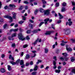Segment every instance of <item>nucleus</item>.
Wrapping results in <instances>:
<instances>
[{"label": "nucleus", "mask_w": 75, "mask_h": 75, "mask_svg": "<svg viewBox=\"0 0 75 75\" xmlns=\"http://www.w3.org/2000/svg\"><path fill=\"white\" fill-rule=\"evenodd\" d=\"M63 31L64 33V34L66 35L69 34L70 33V29L69 28L64 29L63 30Z\"/></svg>", "instance_id": "obj_1"}, {"label": "nucleus", "mask_w": 75, "mask_h": 75, "mask_svg": "<svg viewBox=\"0 0 75 75\" xmlns=\"http://www.w3.org/2000/svg\"><path fill=\"white\" fill-rule=\"evenodd\" d=\"M18 38L20 40L22 41H24L25 40V38H24V37L23 36L22 33H20L18 34Z\"/></svg>", "instance_id": "obj_2"}, {"label": "nucleus", "mask_w": 75, "mask_h": 75, "mask_svg": "<svg viewBox=\"0 0 75 75\" xmlns=\"http://www.w3.org/2000/svg\"><path fill=\"white\" fill-rule=\"evenodd\" d=\"M4 17L6 18H8V19L10 20L11 21H9L10 23H11V22L13 21V18L11 17L10 16L8 15L5 16H4Z\"/></svg>", "instance_id": "obj_3"}, {"label": "nucleus", "mask_w": 75, "mask_h": 75, "mask_svg": "<svg viewBox=\"0 0 75 75\" xmlns=\"http://www.w3.org/2000/svg\"><path fill=\"white\" fill-rule=\"evenodd\" d=\"M60 59H61V60H62V61H63V62H64L65 61H67L68 60L69 58L68 57H64V58L62 57H61L59 58Z\"/></svg>", "instance_id": "obj_4"}, {"label": "nucleus", "mask_w": 75, "mask_h": 75, "mask_svg": "<svg viewBox=\"0 0 75 75\" xmlns=\"http://www.w3.org/2000/svg\"><path fill=\"white\" fill-rule=\"evenodd\" d=\"M20 64L21 65H22L21 66V67L23 68H24L25 66V65L24 64V61L23 60H21L20 62Z\"/></svg>", "instance_id": "obj_5"}, {"label": "nucleus", "mask_w": 75, "mask_h": 75, "mask_svg": "<svg viewBox=\"0 0 75 75\" xmlns=\"http://www.w3.org/2000/svg\"><path fill=\"white\" fill-rule=\"evenodd\" d=\"M45 15L46 16H48L50 15V10H47L45 11L44 12Z\"/></svg>", "instance_id": "obj_6"}, {"label": "nucleus", "mask_w": 75, "mask_h": 75, "mask_svg": "<svg viewBox=\"0 0 75 75\" xmlns=\"http://www.w3.org/2000/svg\"><path fill=\"white\" fill-rule=\"evenodd\" d=\"M49 20H50V19L49 18H46L44 20V21L45 22V24L46 25V24H47V23H48V21H49Z\"/></svg>", "instance_id": "obj_7"}, {"label": "nucleus", "mask_w": 75, "mask_h": 75, "mask_svg": "<svg viewBox=\"0 0 75 75\" xmlns=\"http://www.w3.org/2000/svg\"><path fill=\"white\" fill-rule=\"evenodd\" d=\"M54 33V31H48L46 33H45V35H50V34H51V33Z\"/></svg>", "instance_id": "obj_8"}, {"label": "nucleus", "mask_w": 75, "mask_h": 75, "mask_svg": "<svg viewBox=\"0 0 75 75\" xmlns=\"http://www.w3.org/2000/svg\"><path fill=\"white\" fill-rule=\"evenodd\" d=\"M38 67V66L37 65H35L34 69H33V71H37Z\"/></svg>", "instance_id": "obj_9"}, {"label": "nucleus", "mask_w": 75, "mask_h": 75, "mask_svg": "<svg viewBox=\"0 0 75 75\" xmlns=\"http://www.w3.org/2000/svg\"><path fill=\"white\" fill-rule=\"evenodd\" d=\"M58 14L59 16V19L60 20L62 19V18L64 17V16H62V15L61 14V13H59Z\"/></svg>", "instance_id": "obj_10"}, {"label": "nucleus", "mask_w": 75, "mask_h": 75, "mask_svg": "<svg viewBox=\"0 0 75 75\" xmlns=\"http://www.w3.org/2000/svg\"><path fill=\"white\" fill-rule=\"evenodd\" d=\"M39 40V39L38 38L37 39L36 41H35L34 42L32 43V44H34V46H35L36 44H37V42H38V41Z\"/></svg>", "instance_id": "obj_11"}, {"label": "nucleus", "mask_w": 75, "mask_h": 75, "mask_svg": "<svg viewBox=\"0 0 75 75\" xmlns=\"http://www.w3.org/2000/svg\"><path fill=\"white\" fill-rule=\"evenodd\" d=\"M0 71L2 73H4L6 72V70L2 68L1 69Z\"/></svg>", "instance_id": "obj_12"}, {"label": "nucleus", "mask_w": 75, "mask_h": 75, "mask_svg": "<svg viewBox=\"0 0 75 75\" xmlns=\"http://www.w3.org/2000/svg\"><path fill=\"white\" fill-rule=\"evenodd\" d=\"M3 21H4L3 19L0 17V24H1L2 23H3Z\"/></svg>", "instance_id": "obj_13"}, {"label": "nucleus", "mask_w": 75, "mask_h": 75, "mask_svg": "<svg viewBox=\"0 0 75 75\" xmlns=\"http://www.w3.org/2000/svg\"><path fill=\"white\" fill-rule=\"evenodd\" d=\"M61 11L62 12H64V11H66V9H65V8L64 7H62Z\"/></svg>", "instance_id": "obj_14"}, {"label": "nucleus", "mask_w": 75, "mask_h": 75, "mask_svg": "<svg viewBox=\"0 0 75 75\" xmlns=\"http://www.w3.org/2000/svg\"><path fill=\"white\" fill-rule=\"evenodd\" d=\"M32 33H33V34L37 33H38V30H34L33 31H32Z\"/></svg>", "instance_id": "obj_15"}, {"label": "nucleus", "mask_w": 75, "mask_h": 75, "mask_svg": "<svg viewBox=\"0 0 75 75\" xmlns=\"http://www.w3.org/2000/svg\"><path fill=\"white\" fill-rule=\"evenodd\" d=\"M70 59L71 62H74V61H75V57H71Z\"/></svg>", "instance_id": "obj_16"}, {"label": "nucleus", "mask_w": 75, "mask_h": 75, "mask_svg": "<svg viewBox=\"0 0 75 75\" xmlns=\"http://www.w3.org/2000/svg\"><path fill=\"white\" fill-rule=\"evenodd\" d=\"M66 50L67 51H72V49L71 48H68L67 47H66Z\"/></svg>", "instance_id": "obj_17"}, {"label": "nucleus", "mask_w": 75, "mask_h": 75, "mask_svg": "<svg viewBox=\"0 0 75 75\" xmlns=\"http://www.w3.org/2000/svg\"><path fill=\"white\" fill-rule=\"evenodd\" d=\"M10 63H11V64L13 65H16V62H15L13 61H11L10 62Z\"/></svg>", "instance_id": "obj_18"}, {"label": "nucleus", "mask_w": 75, "mask_h": 75, "mask_svg": "<svg viewBox=\"0 0 75 75\" xmlns=\"http://www.w3.org/2000/svg\"><path fill=\"white\" fill-rule=\"evenodd\" d=\"M8 69L9 71H10L11 70V67L10 65L8 66Z\"/></svg>", "instance_id": "obj_19"}, {"label": "nucleus", "mask_w": 75, "mask_h": 75, "mask_svg": "<svg viewBox=\"0 0 75 75\" xmlns=\"http://www.w3.org/2000/svg\"><path fill=\"white\" fill-rule=\"evenodd\" d=\"M45 53H48V49L47 48L45 49Z\"/></svg>", "instance_id": "obj_20"}, {"label": "nucleus", "mask_w": 75, "mask_h": 75, "mask_svg": "<svg viewBox=\"0 0 75 75\" xmlns=\"http://www.w3.org/2000/svg\"><path fill=\"white\" fill-rule=\"evenodd\" d=\"M17 35L16 33H14L12 35V37H16V35Z\"/></svg>", "instance_id": "obj_21"}, {"label": "nucleus", "mask_w": 75, "mask_h": 75, "mask_svg": "<svg viewBox=\"0 0 75 75\" xmlns=\"http://www.w3.org/2000/svg\"><path fill=\"white\" fill-rule=\"evenodd\" d=\"M71 40L72 43H75V39L73 38L71 39Z\"/></svg>", "instance_id": "obj_22"}, {"label": "nucleus", "mask_w": 75, "mask_h": 75, "mask_svg": "<svg viewBox=\"0 0 75 75\" xmlns=\"http://www.w3.org/2000/svg\"><path fill=\"white\" fill-rule=\"evenodd\" d=\"M38 12V9H36L35 11V15H36V14H37V13Z\"/></svg>", "instance_id": "obj_23"}, {"label": "nucleus", "mask_w": 75, "mask_h": 75, "mask_svg": "<svg viewBox=\"0 0 75 75\" xmlns=\"http://www.w3.org/2000/svg\"><path fill=\"white\" fill-rule=\"evenodd\" d=\"M55 72L56 73H60V72H61L60 70H55Z\"/></svg>", "instance_id": "obj_24"}, {"label": "nucleus", "mask_w": 75, "mask_h": 75, "mask_svg": "<svg viewBox=\"0 0 75 75\" xmlns=\"http://www.w3.org/2000/svg\"><path fill=\"white\" fill-rule=\"evenodd\" d=\"M25 57H26V59H29L30 57V55H29V54H28L26 55Z\"/></svg>", "instance_id": "obj_25"}, {"label": "nucleus", "mask_w": 75, "mask_h": 75, "mask_svg": "<svg viewBox=\"0 0 75 75\" xmlns=\"http://www.w3.org/2000/svg\"><path fill=\"white\" fill-rule=\"evenodd\" d=\"M40 12H41V13H43V12L44 11V10L43 9L40 8Z\"/></svg>", "instance_id": "obj_26"}, {"label": "nucleus", "mask_w": 75, "mask_h": 75, "mask_svg": "<svg viewBox=\"0 0 75 75\" xmlns=\"http://www.w3.org/2000/svg\"><path fill=\"white\" fill-rule=\"evenodd\" d=\"M37 72L36 71H34L32 73V75H36V74H37Z\"/></svg>", "instance_id": "obj_27"}, {"label": "nucleus", "mask_w": 75, "mask_h": 75, "mask_svg": "<svg viewBox=\"0 0 75 75\" xmlns=\"http://www.w3.org/2000/svg\"><path fill=\"white\" fill-rule=\"evenodd\" d=\"M62 55H64L65 57H67V55H68V54L66 53H62Z\"/></svg>", "instance_id": "obj_28"}, {"label": "nucleus", "mask_w": 75, "mask_h": 75, "mask_svg": "<svg viewBox=\"0 0 75 75\" xmlns=\"http://www.w3.org/2000/svg\"><path fill=\"white\" fill-rule=\"evenodd\" d=\"M20 59H18V60H17L16 62V64H18L20 62Z\"/></svg>", "instance_id": "obj_29"}, {"label": "nucleus", "mask_w": 75, "mask_h": 75, "mask_svg": "<svg viewBox=\"0 0 75 75\" xmlns=\"http://www.w3.org/2000/svg\"><path fill=\"white\" fill-rule=\"evenodd\" d=\"M23 3L24 4H29V2L27 1H24Z\"/></svg>", "instance_id": "obj_30"}, {"label": "nucleus", "mask_w": 75, "mask_h": 75, "mask_svg": "<svg viewBox=\"0 0 75 75\" xmlns=\"http://www.w3.org/2000/svg\"><path fill=\"white\" fill-rule=\"evenodd\" d=\"M44 24V22H42L40 23V24L39 25V27H41V25H42V24Z\"/></svg>", "instance_id": "obj_31"}, {"label": "nucleus", "mask_w": 75, "mask_h": 75, "mask_svg": "<svg viewBox=\"0 0 75 75\" xmlns=\"http://www.w3.org/2000/svg\"><path fill=\"white\" fill-rule=\"evenodd\" d=\"M59 3H57L56 4V7H57L59 6Z\"/></svg>", "instance_id": "obj_32"}, {"label": "nucleus", "mask_w": 75, "mask_h": 75, "mask_svg": "<svg viewBox=\"0 0 75 75\" xmlns=\"http://www.w3.org/2000/svg\"><path fill=\"white\" fill-rule=\"evenodd\" d=\"M23 8H24V6H21L19 9L20 10H21L22 9H23Z\"/></svg>", "instance_id": "obj_33"}, {"label": "nucleus", "mask_w": 75, "mask_h": 75, "mask_svg": "<svg viewBox=\"0 0 75 75\" xmlns=\"http://www.w3.org/2000/svg\"><path fill=\"white\" fill-rule=\"evenodd\" d=\"M29 27H30L31 28H33V24H30L29 25Z\"/></svg>", "instance_id": "obj_34"}, {"label": "nucleus", "mask_w": 75, "mask_h": 75, "mask_svg": "<svg viewBox=\"0 0 75 75\" xmlns=\"http://www.w3.org/2000/svg\"><path fill=\"white\" fill-rule=\"evenodd\" d=\"M18 30V28L15 29H13V31H14V32H16Z\"/></svg>", "instance_id": "obj_35"}, {"label": "nucleus", "mask_w": 75, "mask_h": 75, "mask_svg": "<svg viewBox=\"0 0 75 75\" xmlns=\"http://www.w3.org/2000/svg\"><path fill=\"white\" fill-rule=\"evenodd\" d=\"M9 6L10 7H16V6L14 5H12L11 4H10L9 5Z\"/></svg>", "instance_id": "obj_36"}, {"label": "nucleus", "mask_w": 75, "mask_h": 75, "mask_svg": "<svg viewBox=\"0 0 75 75\" xmlns=\"http://www.w3.org/2000/svg\"><path fill=\"white\" fill-rule=\"evenodd\" d=\"M72 22H69V25L70 26L72 25Z\"/></svg>", "instance_id": "obj_37"}, {"label": "nucleus", "mask_w": 75, "mask_h": 75, "mask_svg": "<svg viewBox=\"0 0 75 75\" xmlns=\"http://www.w3.org/2000/svg\"><path fill=\"white\" fill-rule=\"evenodd\" d=\"M71 72L73 73H74V74H75V69H73L71 71Z\"/></svg>", "instance_id": "obj_38"}, {"label": "nucleus", "mask_w": 75, "mask_h": 75, "mask_svg": "<svg viewBox=\"0 0 75 75\" xmlns=\"http://www.w3.org/2000/svg\"><path fill=\"white\" fill-rule=\"evenodd\" d=\"M28 47V45H24L23 46V48H27Z\"/></svg>", "instance_id": "obj_39"}, {"label": "nucleus", "mask_w": 75, "mask_h": 75, "mask_svg": "<svg viewBox=\"0 0 75 75\" xmlns=\"http://www.w3.org/2000/svg\"><path fill=\"white\" fill-rule=\"evenodd\" d=\"M63 6H65L67 5V3L65 2H64L62 4Z\"/></svg>", "instance_id": "obj_40"}, {"label": "nucleus", "mask_w": 75, "mask_h": 75, "mask_svg": "<svg viewBox=\"0 0 75 75\" xmlns=\"http://www.w3.org/2000/svg\"><path fill=\"white\" fill-rule=\"evenodd\" d=\"M57 68L58 69H61V68H62V66H58Z\"/></svg>", "instance_id": "obj_41"}, {"label": "nucleus", "mask_w": 75, "mask_h": 75, "mask_svg": "<svg viewBox=\"0 0 75 75\" xmlns=\"http://www.w3.org/2000/svg\"><path fill=\"white\" fill-rule=\"evenodd\" d=\"M30 33H31V30H28L26 32V33L27 34H30Z\"/></svg>", "instance_id": "obj_42"}, {"label": "nucleus", "mask_w": 75, "mask_h": 75, "mask_svg": "<svg viewBox=\"0 0 75 75\" xmlns=\"http://www.w3.org/2000/svg\"><path fill=\"white\" fill-rule=\"evenodd\" d=\"M54 25H55L54 24H52L51 25V27L52 28H53V29H54V30H55V28L54 27Z\"/></svg>", "instance_id": "obj_43"}, {"label": "nucleus", "mask_w": 75, "mask_h": 75, "mask_svg": "<svg viewBox=\"0 0 75 75\" xmlns=\"http://www.w3.org/2000/svg\"><path fill=\"white\" fill-rule=\"evenodd\" d=\"M12 14L13 15V16L16 15L17 14H16V13L14 12H12Z\"/></svg>", "instance_id": "obj_44"}, {"label": "nucleus", "mask_w": 75, "mask_h": 75, "mask_svg": "<svg viewBox=\"0 0 75 75\" xmlns=\"http://www.w3.org/2000/svg\"><path fill=\"white\" fill-rule=\"evenodd\" d=\"M26 38L27 40H30V37H29V36H27Z\"/></svg>", "instance_id": "obj_45"}, {"label": "nucleus", "mask_w": 75, "mask_h": 75, "mask_svg": "<svg viewBox=\"0 0 75 75\" xmlns=\"http://www.w3.org/2000/svg\"><path fill=\"white\" fill-rule=\"evenodd\" d=\"M12 47H16V44L14 43L12 44Z\"/></svg>", "instance_id": "obj_46"}, {"label": "nucleus", "mask_w": 75, "mask_h": 75, "mask_svg": "<svg viewBox=\"0 0 75 75\" xmlns=\"http://www.w3.org/2000/svg\"><path fill=\"white\" fill-rule=\"evenodd\" d=\"M23 23H24V21H21L19 22V23L20 24H22Z\"/></svg>", "instance_id": "obj_47"}, {"label": "nucleus", "mask_w": 75, "mask_h": 75, "mask_svg": "<svg viewBox=\"0 0 75 75\" xmlns=\"http://www.w3.org/2000/svg\"><path fill=\"white\" fill-rule=\"evenodd\" d=\"M7 24H5L4 25V28L5 29L6 28V27H7Z\"/></svg>", "instance_id": "obj_48"}, {"label": "nucleus", "mask_w": 75, "mask_h": 75, "mask_svg": "<svg viewBox=\"0 0 75 75\" xmlns=\"http://www.w3.org/2000/svg\"><path fill=\"white\" fill-rule=\"evenodd\" d=\"M5 57V55L4 54H2L1 55V58H4V57Z\"/></svg>", "instance_id": "obj_49"}, {"label": "nucleus", "mask_w": 75, "mask_h": 75, "mask_svg": "<svg viewBox=\"0 0 75 75\" xmlns=\"http://www.w3.org/2000/svg\"><path fill=\"white\" fill-rule=\"evenodd\" d=\"M53 59H54L55 61H57V57L56 56L54 57Z\"/></svg>", "instance_id": "obj_50"}, {"label": "nucleus", "mask_w": 75, "mask_h": 75, "mask_svg": "<svg viewBox=\"0 0 75 75\" xmlns=\"http://www.w3.org/2000/svg\"><path fill=\"white\" fill-rule=\"evenodd\" d=\"M42 1L43 2V4H47V1Z\"/></svg>", "instance_id": "obj_51"}, {"label": "nucleus", "mask_w": 75, "mask_h": 75, "mask_svg": "<svg viewBox=\"0 0 75 75\" xmlns=\"http://www.w3.org/2000/svg\"><path fill=\"white\" fill-rule=\"evenodd\" d=\"M53 64L54 65H56V62L55 61H53Z\"/></svg>", "instance_id": "obj_52"}, {"label": "nucleus", "mask_w": 75, "mask_h": 75, "mask_svg": "<svg viewBox=\"0 0 75 75\" xmlns=\"http://www.w3.org/2000/svg\"><path fill=\"white\" fill-rule=\"evenodd\" d=\"M29 21L30 23H34V21H33L32 20H29Z\"/></svg>", "instance_id": "obj_53"}, {"label": "nucleus", "mask_w": 75, "mask_h": 75, "mask_svg": "<svg viewBox=\"0 0 75 75\" xmlns=\"http://www.w3.org/2000/svg\"><path fill=\"white\" fill-rule=\"evenodd\" d=\"M13 38V37H12V36H11V37H10V36H9V37H8V39H9V40H11V38Z\"/></svg>", "instance_id": "obj_54"}, {"label": "nucleus", "mask_w": 75, "mask_h": 75, "mask_svg": "<svg viewBox=\"0 0 75 75\" xmlns=\"http://www.w3.org/2000/svg\"><path fill=\"white\" fill-rule=\"evenodd\" d=\"M72 4L73 6H75V2H72Z\"/></svg>", "instance_id": "obj_55"}, {"label": "nucleus", "mask_w": 75, "mask_h": 75, "mask_svg": "<svg viewBox=\"0 0 75 75\" xmlns=\"http://www.w3.org/2000/svg\"><path fill=\"white\" fill-rule=\"evenodd\" d=\"M35 56H36V54H34V56H31V57L32 58H34V57H35Z\"/></svg>", "instance_id": "obj_56"}, {"label": "nucleus", "mask_w": 75, "mask_h": 75, "mask_svg": "<svg viewBox=\"0 0 75 75\" xmlns=\"http://www.w3.org/2000/svg\"><path fill=\"white\" fill-rule=\"evenodd\" d=\"M16 15H13V19H16Z\"/></svg>", "instance_id": "obj_57"}, {"label": "nucleus", "mask_w": 75, "mask_h": 75, "mask_svg": "<svg viewBox=\"0 0 75 75\" xmlns=\"http://www.w3.org/2000/svg\"><path fill=\"white\" fill-rule=\"evenodd\" d=\"M28 6H26L25 7V10H27V9H28Z\"/></svg>", "instance_id": "obj_58"}, {"label": "nucleus", "mask_w": 75, "mask_h": 75, "mask_svg": "<svg viewBox=\"0 0 75 75\" xmlns=\"http://www.w3.org/2000/svg\"><path fill=\"white\" fill-rule=\"evenodd\" d=\"M61 23V20L58 21L57 22V23L58 24H59V23Z\"/></svg>", "instance_id": "obj_59"}, {"label": "nucleus", "mask_w": 75, "mask_h": 75, "mask_svg": "<svg viewBox=\"0 0 75 75\" xmlns=\"http://www.w3.org/2000/svg\"><path fill=\"white\" fill-rule=\"evenodd\" d=\"M54 69H56L57 68V66L56 65H54V67H53Z\"/></svg>", "instance_id": "obj_60"}, {"label": "nucleus", "mask_w": 75, "mask_h": 75, "mask_svg": "<svg viewBox=\"0 0 75 75\" xmlns=\"http://www.w3.org/2000/svg\"><path fill=\"white\" fill-rule=\"evenodd\" d=\"M23 17V20H25L26 18L25 17V16H22Z\"/></svg>", "instance_id": "obj_61"}, {"label": "nucleus", "mask_w": 75, "mask_h": 75, "mask_svg": "<svg viewBox=\"0 0 75 75\" xmlns=\"http://www.w3.org/2000/svg\"><path fill=\"white\" fill-rule=\"evenodd\" d=\"M30 65H33V62L32 61H31L30 63Z\"/></svg>", "instance_id": "obj_62"}, {"label": "nucleus", "mask_w": 75, "mask_h": 75, "mask_svg": "<svg viewBox=\"0 0 75 75\" xmlns=\"http://www.w3.org/2000/svg\"><path fill=\"white\" fill-rule=\"evenodd\" d=\"M66 64H67V63H66V62H63V65H66Z\"/></svg>", "instance_id": "obj_63"}, {"label": "nucleus", "mask_w": 75, "mask_h": 75, "mask_svg": "<svg viewBox=\"0 0 75 75\" xmlns=\"http://www.w3.org/2000/svg\"><path fill=\"white\" fill-rule=\"evenodd\" d=\"M11 57H12V56H11V55H9V59H11Z\"/></svg>", "instance_id": "obj_64"}]
</instances>
